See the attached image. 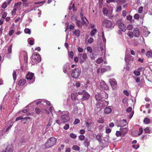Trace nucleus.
Here are the masks:
<instances>
[{"label":"nucleus","mask_w":152,"mask_h":152,"mask_svg":"<svg viewBox=\"0 0 152 152\" xmlns=\"http://www.w3.org/2000/svg\"><path fill=\"white\" fill-rule=\"evenodd\" d=\"M56 113L57 115H61L60 119L63 123H64L69 121L70 118L69 115V113L68 111H61L59 110L57 112H56Z\"/></svg>","instance_id":"nucleus-1"},{"label":"nucleus","mask_w":152,"mask_h":152,"mask_svg":"<svg viewBox=\"0 0 152 152\" xmlns=\"http://www.w3.org/2000/svg\"><path fill=\"white\" fill-rule=\"evenodd\" d=\"M56 142V139L54 137H52L48 139L47 141L45 144L46 148H50L53 146Z\"/></svg>","instance_id":"nucleus-2"},{"label":"nucleus","mask_w":152,"mask_h":152,"mask_svg":"<svg viewBox=\"0 0 152 152\" xmlns=\"http://www.w3.org/2000/svg\"><path fill=\"white\" fill-rule=\"evenodd\" d=\"M78 94V99L83 100L88 99L90 96V95L85 91L82 92H79Z\"/></svg>","instance_id":"nucleus-3"},{"label":"nucleus","mask_w":152,"mask_h":152,"mask_svg":"<svg viewBox=\"0 0 152 152\" xmlns=\"http://www.w3.org/2000/svg\"><path fill=\"white\" fill-rule=\"evenodd\" d=\"M102 26L107 28L112 29L113 28L114 25L111 22L108 20H104L102 23Z\"/></svg>","instance_id":"nucleus-4"},{"label":"nucleus","mask_w":152,"mask_h":152,"mask_svg":"<svg viewBox=\"0 0 152 152\" xmlns=\"http://www.w3.org/2000/svg\"><path fill=\"white\" fill-rule=\"evenodd\" d=\"M80 69L78 68L74 69L72 72L71 76L75 78H77L81 73Z\"/></svg>","instance_id":"nucleus-5"},{"label":"nucleus","mask_w":152,"mask_h":152,"mask_svg":"<svg viewBox=\"0 0 152 152\" xmlns=\"http://www.w3.org/2000/svg\"><path fill=\"white\" fill-rule=\"evenodd\" d=\"M31 59L32 61L34 63H39L41 61L40 56L39 54L33 55Z\"/></svg>","instance_id":"nucleus-6"},{"label":"nucleus","mask_w":152,"mask_h":152,"mask_svg":"<svg viewBox=\"0 0 152 152\" xmlns=\"http://www.w3.org/2000/svg\"><path fill=\"white\" fill-rule=\"evenodd\" d=\"M34 74L31 72H29L26 75V79L28 81H31L30 83H29L31 84L32 83H33L34 82L35 77L34 76Z\"/></svg>","instance_id":"nucleus-7"},{"label":"nucleus","mask_w":152,"mask_h":152,"mask_svg":"<svg viewBox=\"0 0 152 152\" xmlns=\"http://www.w3.org/2000/svg\"><path fill=\"white\" fill-rule=\"evenodd\" d=\"M116 25H117L119 28L123 31L124 32L126 30V27L122 23L121 20H118L116 22Z\"/></svg>","instance_id":"nucleus-8"},{"label":"nucleus","mask_w":152,"mask_h":152,"mask_svg":"<svg viewBox=\"0 0 152 152\" xmlns=\"http://www.w3.org/2000/svg\"><path fill=\"white\" fill-rule=\"evenodd\" d=\"M109 81L110 84L113 90L115 89L116 88L117 86V82L115 79H110Z\"/></svg>","instance_id":"nucleus-9"},{"label":"nucleus","mask_w":152,"mask_h":152,"mask_svg":"<svg viewBox=\"0 0 152 152\" xmlns=\"http://www.w3.org/2000/svg\"><path fill=\"white\" fill-rule=\"evenodd\" d=\"M76 23L77 26L79 28L81 27L83 25H85L86 26H87L88 23L85 20H82V22H81L79 20H77Z\"/></svg>","instance_id":"nucleus-10"},{"label":"nucleus","mask_w":152,"mask_h":152,"mask_svg":"<svg viewBox=\"0 0 152 152\" xmlns=\"http://www.w3.org/2000/svg\"><path fill=\"white\" fill-rule=\"evenodd\" d=\"M100 86L103 89L108 90L109 89L107 85L106 84L105 82L103 80H102L101 82Z\"/></svg>","instance_id":"nucleus-11"},{"label":"nucleus","mask_w":152,"mask_h":152,"mask_svg":"<svg viewBox=\"0 0 152 152\" xmlns=\"http://www.w3.org/2000/svg\"><path fill=\"white\" fill-rule=\"evenodd\" d=\"M112 108L111 107L108 106L106 107L104 110V113L105 114H108L111 113L112 111Z\"/></svg>","instance_id":"nucleus-12"},{"label":"nucleus","mask_w":152,"mask_h":152,"mask_svg":"<svg viewBox=\"0 0 152 152\" xmlns=\"http://www.w3.org/2000/svg\"><path fill=\"white\" fill-rule=\"evenodd\" d=\"M125 60L126 62H128L129 61H133L134 60V58L129 54L125 56Z\"/></svg>","instance_id":"nucleus-13"},{"label":"nucleus","mask_w":152,"mask_h":152,"mask_svg":"<svg viewBox=\"0 0 152 152\" xmlns=\"http://www.w3.org/2000/svg\"><path fill=\"white\" fill-rule=\"evenodd\" d=\"M102 11L104 14L107 16H109L112 13V12L111 11H109L107 8H103Z\"/></svg>","instance_id":"nucleus-14"},{"label":"nucleus","mask_w":152,"mask_h":152,"mask_svg":"<svg viewBox=\"0 0 152 152\" xmlns=\"http://www.w3.org/2000/svg\"><path fill=\"white\" fill-rule=\"evenodd\" d=\"M134 35L136 37H138L140 35V32L138 28H135L133 31Z\"/></svg>","instance_id":"nucleus-15"},{"label":"nucleus","mask_w":152,"mask_h":152,"mask_svg":"<svg viewBox=\"0 0 152 152\" xmlns=\"http://www.w3.org/2000/svg\"><path fill=\"white\" fill-rule=\"evenodd\" d=\"M143 34L145 35V36L146 37L150 33L149 31H148L147 28L146 27L143 26Z\"/></svg>","instance_id":"nucleus-16"},{"label":"nucleus","mask_w":152,"mask_h":152,"mask_svg":"<svg viewBox=\"0 0 152 152\" xmlns=\"http://www.w3.org/2000/svg\"><path fill=\"white\" fill-rule=\"evenodd\" d=\"M127 124L126 120L123 119L120 121L119 124L118 125V127H124Z\"/></svg>","instance_id":"nucleus-17"},{"label":"nucleus","mask_w":152,"mask_h":152,"mask_svg":"<svg viewBox=\"0 0 152 152\" xmlns=\"http://www.w3.org/2000/svg\"><path fill=\"white\" fill-rule=\"evenodd\" d=\"M13 148L12 145H9L6 148L5 152H12Z\"/></svg>","instance_id":"nucleus-18"},{"label":"nucleus","mask_w":152,"mask_h":152,"mask_svg":"<svg viewBox=\"0 0 152 152\" xmlns=\"http://www.w3.org/2000/svg\"><path fill=\"white\" fill-rule=\"evenodd\" d=\"M78 56L80 59L81 60V62L82 63L83 62V61L81 59V57H82L84 60L86 59L87 58L86 54V53H83V55L82 54L80 53L78 54Z\"/></svg>","instance_id":"nucleus-19"},{"label":"nucleus","mask_w":152,"mask_h":152,"mask_svg":"<svg viewBox=\"0 0 152 152\" xmlns=\"http://www.w3.org/2000/svg\"><path fill=\"white\" fill-rule=\"evenodd\" d=\"M26 83V80L25 79H22L19 80L18 85L19 86H22L25 84Z\"/></svg>","instance_id":"nucleus-20"},{"label":"nucleus","mask_w":152,"mask_h":152,"mask_svg":"<svg viewBox=\"0 0 152 152\" xmlns=\"http://www.w3.org/2000/svg\"><path fill=\"white\" fill-rule=\"evenodd\" d=\"M128 129L127 128H121L120 129L122 134H125L128 132Z\"/></svg>","instance_id":"nucleus-21"},{"label":"nucleus","mask_w":152,"mask_h":152,"mask_svg":"<svg viewBox=\"0 0 152 152\" xmlns=\"http://www.w3.org/2000/svg\"><path fill=\"white\" fill-rule=\"evenodd\" d=\"M21 54L23 55L24 60L25 62H26L28 59L27 53V52L25 51H23L22 52Z\"/></svg>","instance_id":"nucleus-22"},{"label":"nucleus","mask_w":152,"mask_h":152,"mask_svg":"<svg viewBox=\"0 0 152 152\" xmlns=\"http://www.w3.org/2000/svg\"><path fill=\"white\" fill-rule=\"evenodd\" d=\"M110 66H106L105 68H104L101 69V73H103L107 71L110 70Z\"/></svg>","instance_id":"nucleus-23"},{"label":"nucleus","mask_w":152,"mask_h":152,"mask_svg":"<svg viewBox=\"0 0 152 152\" xmlns=\"http://www.w3.org/2000/svg\"><path fill=\"white\" fill-rule=\"evenodd\" d=\"M21 2H19L17 3H15L14 4V7L20 10V7L21 4Z\"/></svg>","instance_id":"nucleus-24"},{"label":"nucleus","mask_w":152,"mask_h":152,"mask_svg":"<svg viewBox=\"0 0 152 152\" xmlns=\"http://www.w3.org/2000/svg\"><path fill=\"white\" fill-rule=\"evenodd\" d=\"M78 95H77V96L75 94H72L71 95V98L72 100L74 101H75L77 99H78Z\"/></svg>","instance_id":"nucleus-25"},{"label":"nucleus","mask_w":152,"mask_h":152,"mask_svg":"<svg viewBox=\"0 0 152 152\" xmlns=\"http://www.w3.org/2000/svg\"><path fill=\"white\" fill-rule=\"evenodd\" d=\"M73 34L75 35L76 36L78 37L80 36V31L79 30H75L73 31Z\"/></svg>","instance_id":"nucleus-26"},{"label":"nucleus","mask_w":152,"mask_h":152,"mask_svg":"<svg viewBox=\"0 0 152 152\" xmlns=\"http://www.w3.org/2000/svg\"><path fill=\"white\" fill-rule=\"evenodd\" d=\"M101 96L102 98H104L105 99H107L108 97V94L104 91L102 93Z\"/></svg>","instance_id":"nucleus-27"},{"label":"nucleus","mask_w":152,"mask_h":152,"mask_svg":"<svg viewBox=\"0 0 152 152\" xmlns=\"http://www.w3.org/2000/svg\"><path fill=\"white\" fill-rule=\"evenodd\" d=\"M95 98L97 101H99L101 100L102 98L101 95L100 94H98L96 95L95 96Z\"/></svg>","instance_id":"nucleus-28"},{"label":"nucleus","mask_w":152,"mask_h":152,"mask_svg":"<svg viewBox=\"0 0 152 152\" xmlns=\"http://www.w3.org/2000/svg\"><path fill=\"white\" fill-rule=\"evenodd\" d=\"M68 56L69 59L70 58H71L72 59H73L74 56V53L72 51H68Z\"/></svg>","instance_id":"nucleus-29"},{"label":"nucleus","mask_w":152,"mask_h":152,"mask_svg":"<svg viewBox=\"0 0 152 152\" xmlns=\"http://www.w3.org/2000/svg\"><path fill=\"white\" fill-rule=\"evenodd\" d=\"M28 41L30 45H33L34 44V39L33 38H29L28 39Z\"/></svg>","instance_id":"nucleus-30"},{"label":"nucleus","mask_w":152,"mask_h":152,"mask_svg":"<svg viewBox=\"0 0 152 152\" xmlns=\"http://www.w3.org/2000/svg\"><path fill=\"white\" fill-rule=\"evenodd\" d=\"M97 30L96 28H94L91 31L90 35L91 37H93L94 35L96 33Z\"/></svg>","instance_id":"nucleus-31"},{"label":"nucleus","mask_w":152,"mask_h":152,"mask_svg":"<svg viewBox=\"0 0 152 152\" xmlns=\"http://www.w3.org/2000/svg\"><path fill=\"white\" fill-rule=\"evenodd\" d=\"M72 149L74 150L78 151H79L80 149V147L76 145H74L72 147Z\"/></svg>","instance_id":"nucleus-32"},{"label":"nucleus","mask_w":152,"mask_h":152,"mask_svg":"<svg viewBox=\"0 0 152 152\" xmlns=\"http://www.w3.org/2000/svg\"><path fill=\"white\" fill-rule=\"evenodd\" d=\"M92 124V122L91 121H89L88 122H86V126L87 127L88 129V131L90 130V128L91 125Z\"/></svg>","instance_id":"nucleus-33"},{"label":"nucleus","mask_w":152,"mask_h":152,"mask_svg":"<svg viewBox=\"0 0 152 152\" xmlns=\"http://www.w3.org/2000/svg\"><path fill=\"white\" fill-rule=\"evenodd\" d=\"M101 103L102 104L103 106H107L109 104V102L108 101H107L105 100H103L101 101Z\"/></svg>","instance_id":"nucleus-34"},{"label":"nucleus","mask_w":152,"mask_h":152,"mask_svg":"<svg viewBox=\"0 0 152 152\" xmlns=\"http://www.w3.org/2000/svg\"><path fill=\"white\" fill-rule=\"evenodd\" d=\"M80 17H81L82 20H85L88 23V20H87L86 18L84 17H83L82 13H81L80 15Z\"/></svg>","instance_id":"nucleus-35"},{"label":"nucleus","mask_w":152,"mask_h":152,"mask_svg":"<svg viewBox=\"0 0 152 152\" xmlns=\"http://www.w3.org/2000/svg\"><path fill=\"white\" fill-rule=\"evenodd\" d=\"M143 7L142 6H141L139 7L138 9L137 12L139 13L140 14L142 13L143 12Z\"/></svg>","instance_id":"nucleus-36"},{"label":"nucleus","mask_w":152,"mask_h":152,"mask_svg":"<svg viewBox=\"0 0 152 152\" xmlns=\"http://www.w3.org/2000/svg\"><path fill=\"white\" fill-rule=\"evenodd\" d=\"M146 55L148 58H152V53L150 51H148L146 53Z\"/></svg>","instance_id":"nucleus-37"},{"label":"nucleus","mask_w":152,"mask_h":152,"mask_svg":"<svg viewBox=\"0 0 152 152\" xmlns=\"http://www.w3.org/2000/svg\"><path fill=\"white\" fill-rule=\"evenodd\" d=\"M24 32L25 33L28 34H31V31L30 29L28 28H26L24 30Z\"/></svg>","instance_id":"nucleus-38"},{"label":"nucleus","mask_w":152,"mask_h":152,"mask_svg":"<svg viewBox=\"0 0 152 152\" xmlns=\"http://www.w3.org/2000/svg\"><path fill=\"white\" fill-rule=\"evenodd\" d=\"M144 122L146 124H148L150 123V120L149 118H144Z\"/></svg>","instance_id":"nucleus-39"},{"label":"nucleus","mask_w":152,"mask_h":152,"mask_svg":"<svg viewBox=\"0 0 152 152\" xmlns=\"http://www.w3.org/2000/svg\"><path fill=\"white\" fill-rule=\"evenodd\" d=\"M127 34L131 38H133V35H134L133 32L131 31H129L128 32Z\"/></svg>","instance_id":"nucleus-40"},{"label":"nucleus","mask_w":152,"mask_h":152,"mask_svg":"<svg viewBox=\"0 0 152 152\" xmlns=\"http://www.w3.org/2000/svg\"><path fill=\"white\" fill-rule=\"evenodd\" d=\"M134 74L137 76H139L140 75V73L139 71L137 70H134Z\"/></svg>","instance_id":"nucleus-41"},{"label":"nucleus","mask_w":152,"mask_h":152,"mask_svg":"<svg viewBox=\"0 0 152 152\" xmlns=\"http://www.w3.org/2000/svg\"><path fill=\"white\" fill-rule=\"evenodd\" d=\"M12 76L14 80L16 79V71H14L12 74Z\"/></svg>","instance_id":"nucleus-42"},{"label":"nucleus","mask_w":152,"mask_h":152,"mask_svg":"<svg viewBox=\"0 0 152 152\" xmlns=\"http://www.w3.org/2000/svg\"><path fill=\"white\" fill-rule=\"evenodd\" d=\"M102 37L103 42H104V44H105L106 43V39L105 38L104 34L103 32L102 33Z\"/></svg>","instance_id":"nucleus-43"},{"label":"nucleus","mask_w":152,"mask_h":152,"mask_svg":"<svg viewBox=\"0 0 152 152\" xmlns=\"http://www.w3.org/2000/svg\"><path fill=\"white\" fill-rule=\"evenodd\" d=\"M15 30L13 29H11L9 32V35L10 36H11L14 33Z\"/></svg>","instance_id":"nucleus-44"},{"label":"nucleus","mask_w":152,"mask_h":152,"mask_svg":"<svg viewBox=\"0 0 152 152\" xmlns=\"http://www.w3.org/2000/svg\"><path fill=\"white\" fill-rule=\"evenodd\" d=\"M102 61V58L101 57L97 59L96 60V63L98 64H100Z\"/></svg>","instance_id":"nucleus-45"},{"label":"nucleus","mask_w":152,"mask_h":152,"mask_svg":"<svg viewBox=\"0 0 152 152\" xmlns=\"http://www.w3.org/2000/svg\"><path fill=\"white\" fill-rule=\"evenodd\" d=\"M87 138H86L85 139V140L86 141L85 142V145L86 147H88V146L90 145V143L89 142L87 141Z\"/></svg>","instance_id":"nucleus-46"},{"label":"nucleus","mask_w":152,"mask_h":152,"mask_svg":"<svg viewBox=\"0 0 152 152\" xmlns=\"http://www.w3.org/2000/svg\"><path fill=\"white\" fill-rule=\"evenodd\" d=\"M140 17V15L139 14H136L134 16V18L135 19L137 20H139V18Z\"/></svg>","instance_id":"nucleus-47"},{"label":"nucleus","mask_w":152,"mask_h":152,"mask_svg":"<svg viewBox=\"0 0 152 152\" xmlns=\"http://www.w3.org/2000/svg\"><path fill=\"white\" fill-rule=\"evenodd\" d=\"M12 45H10V46L9 47L8 51V53H11L12 50Z\"/></svg>","instance_id":"nucleus-48"},{"label":"nucleus","mask_w":152,"mask_h":152,"mask_svg":"<svg viewBox=\"0 0 152 152\" xmlns=\"http://www.w3.org/2000/svg\"><path fill=\"white\" fill-rule=\"evenodd\" d=\"M80 121V120L78 118H76L75 119V121L74 122V124L75 125L79 123Z\"/></svg>","instance_id":"nucleus-49"},{"label":"nucleus","mask_w":152,"mask_h":152,"mask_svg":"<svg viewBox=\"0 0 152 152\" xmlns=\"http://www.w3.org/2000/svg\"><path fill=\"white\" fill-rule=\"evenodd\" d=\"M94 41V39L90 37L89 39L88 40V42L90 43H91L93 42Z\"/></svg>","instance_id":"nucleus-50"},{"label":"nucleus","mask_w":152,"mask_h":152,"mask_svg":"<svg viewBox=\"0 0 152 152\" xmlns=\"http://www.w3.org/2000/svg\"><path fill=\"white\" fill-rule=\"evenodd\" d=\"M7 3L6 2H4L2 5V7L4 9L6 8L7 7Z\"/></svg>","instance_id":"nucleus-51"},{"label":"nucleus","mask_w":152,"mask_h":152,"mask_svg":"<svg viewBox=\"0 0 152 152\" xmlns=\"http://www.w3.org/2000/svg\"><path fill=\"white\" fill-rule=\"evenodd\" d=\"M87 51H89L90 53H91L92 52V48L89 46H88L87 47Z\"/></svg>","instance_id":"nucleus-52"},{"label":"nucleus","mask_w":152,"mask_h":152,"mask_svg":"<svg viewBox=\"0 0 152 152\" xmlns=\"http://www.w3.org/2000/svg\"><path fill=\"white\" fill-rule=\"evenodd\" d=\"M70 136L73 139H75L77 137L76 135L74 133L71 134L70 135Z\"/></svg>","instance_id":"nucleus-53"},{"label":"nucleus","mask_w":152,"mask_h":152,"mask_svg":"<svg viewBox=\"0 0 152 152\" xmlns=\"http://www.w3.org/2000/svg\"><path fill=\"white\" fill-rule=\"evenodd\" d=\"M49 110L50 112L52 114V115L53 116V114H52V112H53V110H54V109H53V107H49Z\"/></svg>","instance_id":"nucleus-54"},{"label":"nucleus","mask_w":152,"mask_h":152,"mask_svg":"<svg viewBox=\"0 0 152 152\" xmlns=\"http://www.w3.org/2000/svg\"><path fill=\"white\" fill-rule=\"evenodd\" d=\"M116 135L117 137H119L122 135L121 131H117L116 133Z\"/></svg>","instance_id":"nucleus-55"},{"label":"nucleus","mask_w":152,"mask_h":152,"mask_svg":"<svg viewBox=\"0 0 152 152\" xmlns=\"http://www.w3.org/2000/svg\"><path fill=\"white\" fill-rule=\"evenodd\" d=\"M127 29L128 30H132L133 29V27L132 25H129L127 26Z\"/></svg>","instance_id":"nucleus-56"},{"label":"nucleus","mask_w":152,"mask_h":152,"mask_svg":"<svg viewBox=\"0 0 152 152\" xmlns=\"http://www.w3.org/2000/svg\"><path fill=\"white\" fill-rule=\"evenodd\" d=\"M100 50H101V51L102 52V53H104V55L105 53V47L103 48L102 47H100Z\"/></svg>","instance_id":"nucleus-57"},{"label":"nucleus","mask_w":152,"mask_h":152,"mask_svg":"<svg viewBox=\"0 0 152 152\" xmlns=\"http://www.w3.org/2000/svg\"><path fill=\"white\" fill-rule=\"evenodd\" d=\"M144 131L147 133H149L150 132V130L148 127L145 128L144 129Z\"/></svg>","instance_id":"nucleus-58"},{"label":"nucleus","mask_w":152,"mask_h":152,"mask_svg":"<svg viewBox=\"0 0 152 152\" xmlns=\"http://www.w3.org/2000/svg\"><path fill=\"white\" fill-rule=\"evenodd\" d=\"M35 111L36 113L37 114H39L40 112V110L37 108L35 109Z\"/></svg>","instance_id":"nucleus-59"},{"label":"nucleus","mask_w":152,"mask_h":152,"mask_svg":"<svg viewBox=\"0 0 152 152\" xmlns=\"http://www.w3.org/2000/svg\"><path fill=\"white\" fill-rule=\"evenodd\" d=\"M85 138V136L83 135H81L79 136V139L81 140H84Z\"/></svg>","instance_id":"nucleus-60"},{"label":"nucleus","mask_w":152,"mask_h":152,"mask_svg":"<svg viewBox=\"0 0 152 152\" xmlns=\"http://www.w3.org/2000/svg\"><path fill=\"white\" fill-rule=\"evenodd\" d=\"M69 124H66L64 126V128L65 130H67L69 128Z\"/></svg>","instance_id":"nucleus-61"},{"label":"nucleus","mask_w":152,"mask_h":152,"mask_svg":"<svg viewBox=\"0 0 152 152\" xmlns=\"http://www.w3.org/2000/svg\"><path fill=\"white\" fill-rule=\"evenodd\" d=\"M16 8L14 9L11 12V14L12 15H14L16 14Z\"/></svg>","instance_id":"nucleus-62"},{"label":"nucleus","mask_w":152,"mask_h":152,"mask_svg":"<svg viewBox=\"0 0 152 152\" xmlns=\"http://www.w3.org/2000/svg\"><path fill=\"white\" fill-rule=\"evenodd\" d=\"M132 147L135 149H137L139 148V145H133Z\"/></svg>","instance_id":"nucleus-63"},{"label":"nucleus","mask_w":152,"mask_h":152,"mask_svg":"<svg viewBox=\"0 0 152 152\" xmlns=\"http://www.w3.org/2000/svg\"><path fill=\"white\" fill-rule=\"evenodd\" d=\"M75 85L77 87H79L80 86V83L79 81L75 83Z\"/></svg>","instance_id":"nucleus-64"}]
</instances>
